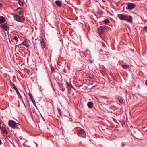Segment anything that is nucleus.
Masks as SVG:
<instances>
[{
  "label": "nucleus",
  "instance_id": "25",
  "mask_svg": "<svg viewBox=\"0 0 147 147\" xmlns=\"http://www.w3.org/2000/svg\"><path fill=\"white\" fill-rule=\"evenodd\" d=\"M51 70L52 72H55V69L53 67H51Z\"/></svg>",
  "mask_w": 147,
  "mask_h": 147
},
{
  "label": "nucleus",
  "instance_id": "21",
  "mask_svg": "<svg viewBox=\"0 0 147 147\" xmlns=\"http://www.w3.org/2000/svg\"><path fill=\"white\" fill-rule=\"evenodd\" d=\"M13 40L15 41L16 43H17L18 41V38L16 36L14 37V38H13Z\"/></svg>",
  "mask_w": 147,
  "mask_h": 147
},
{
  "label": "nucleus",
  "instance_id": "29",
  "mask_svg": "<svg viewBox=\"0 0 147 147\" xmlns=\"http://www.w3.org/2000/svg\"><path fill=\"white\" fill-rule=\"evenodd\" d=\"M2 6H3L1 2H0V7H2Z\"/></svg>",
  "mask_w": 147,
  "mask_h": 147
},
{
  "label": "nucleus",
  "instance_id": "22",
  "mask_svg": "<svg viewBox=\"0 0 147 147\" xmlns=\"http://www.w3.org/2000/svg\"><path fill=\"white\" fill-rule=\"evenodd\" d=\"M16 93L17 94L18 96L19 97H22L20 93H19L18 90V89L17 90H16Z\"/></svg>",
  "mask_w": 147,
  "mask_h": 147
},
{
  "label": "nucleus",
  "instance_id": "10",
  "mask_svg": "<svg viewBox=\"0 0 147 147\" xmlns=\"http://www.w3.org/2000/svg\"><path fill=\"white\" fill-rule=\"evenodd\" d=\"M40 43L42 48H44L45 47V44L44 42L43 38H41V39L40 40Z\"/></svg>",
  "mask_w": 147,
  "mask_h": 147
},
{
  "label": "nucleus",
  "instance_id": "12",
  "mask_svg": "<svg viewBox=\"0 0 147 147\" xmlns=\"http://www.w3.org/2000/svg\"><path fill=\"white\" fill-rule=\"evenodd\" d=\"M87 105L89 108H91L93 107V103L92 102L90 101L88 103Z\"/></svg>",
  "mask_w": 147,
  "mask_h": 147
},
{
  "label": "nucleus",
  "instance_id": "5",
  "mask_svg": "<svg viewBox=\"0 0 147 147\" xmlns=\"http://www.w3.org/2000/svg\"><path fill=\"white\" fill-rule=\"evenodd\" d=\"M8 125L11 127L14 128L15 125H16L17 124L14 121L10 120L9 121Z\"/></svg>",
  "mask_w": 147,
  "mask_h": 147
},
{
  "label": "nucleus",
  "instance_id": "18",
  "mask_svg": "<svg viewBox=\"0 0 147 147\" xmlns=\"http://www.w3.org/2000/svg\"><path fill=\"white\" fill-rule=\"evenodd\" d=\"M122 67L124 69H126L129 68V66L128 65H122Z\"/></svg>",
  "mask_w": 147,
  "mask_h": 147
},
{
  "label": "nucleus",
  "instance_id": "4",
  "mask_svg": "<svg viewBox=\"0 0 147 147\" xmlns=\"http://www.w3.org/2000/svg\"><path fill=\"white\" fill-rule=\"evenodd\" d=\"M136 7V5L133 3H129L126 7L127 9L131 10L134 8Z\"/></svg>",
  "mask_w": 147,
  "mask_h": 147
},
{
  "label": "nucleus",
  "instance_id": "15",
  "mask_svg": "<svg viewBox=\"0 0 147 147\" xmlns=\"http://www.w3.org/2000/svg\"><path fill=\"white\" fill-rule=\"evenodd\" d=\"M10 84L13 87V88L14 89L16 90H17V88L16 87V86L15 84H14L13 83H12V82H10Z\"/></svg>",
  "mask_w": 147,
  "mask_h": 147
},
{
  "label": "nucleus",
  "instance_id": "34",
  "mask_svg": "<svg viewBox=\"0 0 147 147\" xmlns=\"http://www.w3.org/2000/svg\"><path fill=\"white\" fill-rule=\"evenodd\" d=\"M102 14H103V13L102 12Z\"/></svg>",
  "mask_w": 147,
  "mask_h": 147
},
{
  "label": "nucleus",
  "instance_id": "33",
  "mask_svg": "<svg viewBox=\"0 0 147 147\" xmlns=\"http://www.w3.org/2000/svg\"><path fill=\"white\" fill-rule=\"evenodd\" d=\"M104 40L105 41V42H106V41L105 40Z\"/></svg>",
  "mask_w": 147,
  "mask_h": 147
},
{
  "label": "nucleus",
  "instance_id": "13",
  "mask_svg": "<svg viewBox=\"0 0 147 147\" xmlns=\"http://www.w3.org/2000/svg\"><path fill=\"white\" fill-rule=\"evenodd\" d=\"M55 3L59 7H61L62 6V2L61 1L59 0L56 1H55Z\"/></svg>",
  "mask_w": 147,
  "mask_h": 147
},
{
  "label": "nucleus",
  "instance_id": "7",
  "mask_svg": "<svg viewBox=\"0 0 147 147\" xmlns=\"http://www.w3.org/2000/svg\"><path fill=\"white\" fill-rule=\"evenodd\" d=\"M0 128L2 132L4 133L5 134H7L8 133L7 130H6L5 127L3 126Z\"/></svg>",
  "mask_w": 147,
  "mask_h": 147
},
{
  "label": "nucleus",
  "instance_id": "19",
  "mask_svg": "<svg viewBox=\"0 0 147 147\" xmlns=\"http://www.w3.org/2000/svg\"><path fill=\"white\" fill-rule=\"evenodd\" d=\"M103 22L105 24H108L110 22V21L108 19H105L103 21Z\"/></svg>",
  "mask_w": 147,
  "mask_h": 147
},
{
  "label": "nucleus",
  "instance_id": "20",
  "mask_svg": "<svg viewBox=\"0 0 147 147\" xmlns=\"http://www.w3.org/2000/svg\"><path fill=\"white\" fill-rule=\"evenodd\" d=\"M119 102L121 104H122L123 102V101L122 98H118Z\"/></svg>",
  "mask_w": 147,
  "mask_h": 147
},
{
  "label": "nucleus",
  "instance_id": "17",
  "mask_svg": "<svg viewBox=\"0 0 147 147\" xmlns=\"http://www.w3.org/2000/svg\"><path fill=\"white\" fill-rule=\"evenodd\" d=\"M22 44L23 45L27 47H28L29 46V45L26 42L24 41H23V42L22 43Z\"/></svg>",
  "mask_w": 147,
  "mask_h": 147
},
{
  "label": "nucleus",
  "instance_id": "8",
  "mask_svg": "<svg viewBox=\"0 0 147 147\" xmlns=\"http://www.w3.org/2000/svg\"><path fill=\"white\" fill-rule=\"evenodd\" d=\"M77 134L79 135V134L81 135H84L85 134V131L81 129H80L78 131Z\"/></svg>",
  "mask_w": 147,
  "mask_h": 147
},
{
  "label": "nucleus",
  "instance_id": "3",
  "mask_svg": "<svg viewBox=\"0 0 147 147\" xmlns=\"http://www.w3.org/2000/svg\"><path fill=\"white\" fill-rule=\"evenodd\" d=\"M0 27L3 28L4 30L7 31L9 30V27L7 23H5L0 25Z\"/></svg>",
  "mask_w": 147,
  "mask_h": 147
},
{
  "label": "nucleus",
  "instance_id": "31",
  "mask_svg": "<svg viewBox=\"0 0 147 147\" xmlns=\"http://www.w3.org/2000/svg\"><path fill=\"white\" fill-rule=\"evenodd\" d=\"M145 84L146 85H147V80L145 81Z\"/></svg>",
  "mask_w": 147,
  "mask_h": 147
},
{
  "label": "nucleus",
  "instance_id": "14",
  "mask_svg": "<svg viewBox=\"0 0 147 147\" xmlns=\"http://www.w3.org/2000/svg\"><path fill=\"white\" fill-rule=\"evenodd\" d=\"M28 95L29 96L30 98V99L32 101V102H33V103H34V102H35V101L33 99V96L30 92H29L28 93Z\"/></svg>",
  "mask_w": 147,
  "mask_h": 147
},
{
  "label": "nucleus",
  "instance_id": "28",
  "mask_svg": "<svg viewBox=\"0 0 147 147\" xmlns=\"http://www.w3.org/2000/svg\"><path fill=\"white\" fill-rule=\"evenodd\" d=\"M113 120L115 122H116V120L115 118H113Z\"/></svg>",
  "mask_w": 147,
  "mask_h": 147
},
{
  "label": "nucleus",
  "instance_id": "11",
  "mask_svg": "<svg viewBox=\"0 0 147 147\" xmlns=\"http://www.w3.org/2000/svg\"><path fill=\"white\" fill-rule=\"evenodd\" d=\"M86 77L87 78L92 79L94 78V75L91 74H87L86 75Z\"/></svg>",
  "mask_w": 147,
  "mask_h": 147
},
{
  "label": "nucleus",
  "instance_id": "16",
  "mask_svg": "<svg viewBox=\"0 0 147 147\" xmlns=\"http://www.w3.org/2000/svg\"><path fill=\"white\" fill-rule=\"evenodd\" d=\"M20 9L21 8L20 7L18 8L16 10V11L19 14H21L22 13V11L20 10Z\"/></svg>",
  "mask_w": 147,
  "mask_h": 147
},
{
  "label": "nucleus",
  "instance_id": "24",
  "mask_svg": "<svg viewBox=\"0 0 147 147\" xmlns=\"http://www.w3.org/2000/svg\"><path fill=\"white\" fill-rule=\"evenodd\" d=\"M17 125H15L14 128L18 129H19L18 126H20V125L19 124L17 123Z\"/></svg>",
  "mask_w": 147,
  "mask_h": 147
},
{
  "label": "nucleus",
  "instance_id": "6",
  "mask_svg": "<svg viewBox=\"0 0 147 147\" xmlns=\"http://www.w3.org/2000/svg\"><path fill=\"white\" fill-rule=\"evenodd\" d=\"M107 28V27L105 26H101L98 29L100 34H102L104 30H106Z\"/></svg>",
  "mask_w": 147,
  "mask_h": 147
},
{
  "label": "nucleus",
  "instance_id": "32",
  "mask_svg": "<svg viewBox=\"0 0 147 147\" xmlns=\"http://www.w3.org/2000/svg\"><path fill=\"white\" fill-rule=\"evenodd\" d=\"M62 91H64V89H63V88H62Z\"/></svg>",
  "mask_w": 147,
  "mask_h": 147
},
{
  "label": "nucleus",
  "instance_id": "23",
  "mask_svg": "<svg viewBox=\"0 0 147 147\" xmlns=\"http://www.w3.org/2000/svg\"><path fill=\"white\" fill-rule=\"evenodd\" d=\"M18 3L19 5L21 6H22L23 5V3L21 1H20L19 0L18 1Z\"/></svg>",
  "mask_w": 147,
  "mask_h": 147
},
{
  "label": "nucleus",
  "instance_id": "30",
  "mask_svg": "<svg viewBox=\"0 0 147 147\" xmlns=\"http://www.w3.org/2000/svg\"><path fill=\"white\" fill-rule=\"evenodd\" d=\"M27 71H28V72H27V73L29 74V72H30V70H28Z\"/></svg>",
  "mask_w": 147,
  "mask_h": 147
},
{
  "label": "nucleus",
  "instance_id": "1",
  "mask_svg": "<svg viewBox=\"0 0 147 147\" xmlns=\"http://www.w3.org/2000/svg\"><path fill=\"white\" fill-rule=\"evenodd\" d=\"M118 17L121 20H125L129 23H132L133 22V17L131 15L119 14L118 15Z\"/></svg>",
  "mask_w": 147,
  "mask_h": 147
},
{
  "label": "nucleus",
  "instance_id": "9",
  "mask_svg": "<svg viewBox=\"0 0 147 147\" xmlns=\"http://www.w3.org/2000/svg\"><path fill=\"white\" fill-rule=\"evenodd\" d=\"M6 21V19L4 17L0 16V24L3 23Z\"/></svg>",
  "mask_w": 147,
  "mask_h": 147
},
{
  "label": "nucleus",
  "instance_id": "2",
  "mask_svg": "<svg viewBox=\"0 0 147 147\" xmlns=\"http://www.w3.org/2000/svg\"><path fill=\"white\" fill-rule=\"evenodd\" d=\"M14 17L16 20L20 22H23L25 20L24 18L22 16H20L18 15H15Z\"/></svg>",
  "mask_w": 147,
  "mask_h": 147
},
{
  "label": "nucleus",
  "instance_id": "26",
  "mask_svg": "<svg viewBox=\"0 0 147 147\" xmlns=\"http://www.w3.org/2000/svg\"><path fill=\"white\" fill-rule=\"evenodd\" d=\"M144 30L147 32V26H145L144 27Z\"/></svg>",
  "mask_w": 147,
  "mask_h": 147
},
{
  "label": "nucleus",
  "instance_id": "27",
  "mask_svg": "<svg viewBox=\"0 0 147 147\" xmlns=\"http://www.w3.org/2000/svg\"><path fill=\"white\" fill-rule=\"evenodd\" d=\"M102 46L105 47H106V46L105 45V44L103 42H102Z\"/></svg>",
  "mask_w": 147,
  "mask_h": 147
}]
</instances>
